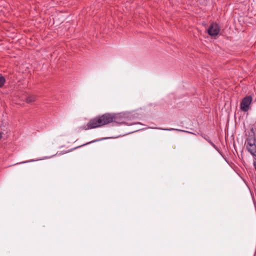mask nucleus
Segmentation results:
<instances>
[{
	"label": "nucleus",
	"mask_w": 256,
	"mask_h": 256,
	"mask_svg": "<svg viewBox=\"0 0 256 256\" xmlns=\"http://www.w3.org/2000/svg\"><path fill=\"white\" fill-rule=\"evenodd\" d=\"M246 148L254 156H256V145L246 146Z\"/></svg>",
	"instance_id": "nucleus-4"
},
{
	"label": "nucleus",
	"mask_w": 256,
	"mask_h": 256,
	"mask_svg": "<svg viewBox=\"0 0 256 256\" xmlns=\"http://www.w3.org/2000/svg\"><path fill=\"white\" fill-rule=\"evenodd\" d=\"M246 142L247 144L246 146L256 145V139L254 136L248 138Z\"/></svg>",
	"instance_id": "nucleus-5"
},
{
	"label": "nucleus",
	"mask_w": 256,
	"mask_h": 256,
	"mask_svg": "<svg viewBox=\"0 0 256 256\" xmlns=\"http://www.w3.org/2000/svg\"><path fill=\"white\" fill-rule=\"evenodd\" d=\"M36 96L34 95H30L28 96L26 99V102L28 104H30L31 102H34L36 101Z\"/></svg>",
	"instance_id": "nucleus-6"
},
{
	"label": "nucleus",
	"mask_w": 256,
	"mask_h": 256,
	"mask_svg": "<svg viewBox=\"0 0 256 256\" xmlns=\"http://www.w3.org/2000/svg\"><path fill=\"white\" fill-rule=\"evenodd\" d=\"M208 142L211 144V145L214 148L216 149H217V147L210 140H209Z\"/></svg>",
	"instance_id": "nucleus-10"
},
{
	"label": "nucleus",
	"mask_w": 256,
	"mask_h": 256,
	"mask_svg": "<svg viewBox=\"0 0 256 256\" xmlns=\"http://www.w3.org/2000/svg\"><path fill=\"white\" fill-rule=\"evenodd\" d=\"M116 116L106 113L91 118L86 125L80 127V129L88 130L95 128L115 122Z\"/></svg>",
	"instance_id": "nucleus-1"
},
{
	"label": "nucleus",
	"mask_w": 256,
	"mask_h": 256,
	"mask_svg": "<svg viewBox=\"0 0 256 256\" xmlns=\"http://www.w3.org/2000/svg\"><path fill=\"white\" fill-rule=\"evenodd\" d=\"M2 134H3V132H0V138H2Z\"/></svg>",
	"instance_id": "nucleus-11"
},
{
	"label": "nucleus",
	"mask_w": 256,
	"mask_h": 256,
	"mask_svg": "<svg viewBox=\"0 0 256 256\" xmlns=\"http://www.w3.org/2000/svg\"><path fill=\"white\" fill-rule=\"evenodd\" d=\"M103 139H104V138L100 139V140H103ZM99 140H94V141L90 142H87L86 144H83V146H84V145H86V144H90V143H92V142H98V141H99Z\"/></svg>",
	"instance_id": "nucleus-9"
},
{
	"label": "nucleus",
	"mask_w": 256,
	"mask_h": 256,
	"mask_svg": "<svg viewBox=\"0 0 256 256\" xmlns=\"http://www.w3.org/2000/svg\"><path fill=\"white\" fill-rule=\"evenodd\" d=\"M5 82H6L5 78L2 76H0V88H2Z\"/></svg>",
	"instance_id": "nucleus-7"
},
{
	"label": "nucleus",
	"mask_w": 256,
	"mask_h": 256,
	"mask_svg": "<svg viewBox=\"0 0 256 256\" xmlns=\"http://www.w3.org/2000/svg\"><path fill=\"white\" fill-rule=\"evenodd\" d=\"M252 100V98L251 96H246L243 98L240 104L241 110L244 112L248 111Z\"/></svg>",
	"instance_id": "nucleus-2"
},
{
	"label": "nucleus",
	"mask_w": 256,
	"mask_h": 256,
	"mask_svg": "<svg viewBox=\"0 0 256 256\" xmlns=\"http://www.w3.org/2000/svg\"><path fill=\"white\" fill-rule=\"evenodd\" d=\"M220 30L218 24L216 23H212L208 29V32L210 36H216L218 34Z\"/></svg>",
	"instance_id": "nucleus-3"
},
{
	"label": "nucleus",
	"mask_w": 256,
	"mask_h": 256,
	"mask_svg": "<svg viewBox=\"0 0 256 256\" xmlns=\"http://www.w3.org/2000/svg\"><path fill=\"white\" fill-rule=\"evenodd\" d=\"M164 130H169V131H170V130H176V131H180V132H188V133H190V132H188V131H186V130H179V129H176V128H164V129H163Z\"/></svg>",
	"instance_id": "nucleus-8"
}]
</instances>
